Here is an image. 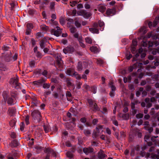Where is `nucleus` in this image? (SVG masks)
<instances>
[{
  "mask_svg": "<svg viewBox=\"0 0 159 159\" xmlns=\"http://www.w3.org/2000/svg\"><path fill=\"white\" fill-rule=\"evenodd\" d=\"M77 4V2L76 1H72L70 2V5L72 7L75 6Z\"/></svg>",
  "mask_w": 159,
  "mask_h": 159,
  "instance_id": "48",
  "label": "nucleus"
},
{
  "mask_svg": "<svg viewBox=\"0 0 159 159\" xmlns=\"http://www.w3.org/2000/svg\"><path fill=\"white\" fill-rule=\"evenodd\" d=\"M12 144L14 147H16L18 145L19 143L16 140H15L12 142Z\"/></svg>",
  "mask_w": 159,
  "mask_h": 159,
  "instance_id": "46",
  "label": "nucleus"
},
{
  "mask_svg": "<svg viewBox=\"0 0 159 159\" xmlns=\"http://www.w3.org/2000/svg\"><path fill=\"white\" fill-rule=\"evenodd\" d=\"M75 51L74 48L71 46H69L64 48L63 50V52L66 54L72 53Z\"/></svg>",
  "mask_w": 159,
  "mask_h": 159,
  "instance_id": "4",
  "label": "nucleus"
},
{
  "mask_svg": "<svg viewBox=\"0 0 159 159\" xmlns=\"http://www.w3.org/2000/svg\"><path fill=\"white\" fill-rule=\"evenodd\" d=\"M113 82L112 81L110 82L109 83V86L111 88V89L109 94L111 97H114L115 94V91L116 90V88L113 85Z\"/></svg>",
  "mask_w": 159,
  "mask_h": 159,
  "instance_id": "7",
  "label": "nucleus"
},
{
  "mask_svg": "<svg viewBox=\"0 0 159 159\" xmlns=\"http://www.w3.org/2000/svg\"><path fill=\"white\" fill-rule=\"evenodd\" d=\"M70 27V31L71 33H75L76 31L77 30L75 27L73 26H71Z\"/></svg>",
  "mask_w": 159,
  "mask_h": 159,
  "instance_id": "31",
  "label": "nucleus"
},
{
  "mask_svg": "<svg viewBox=\"0 0 159 159\" xmlns=\"http://www.w3.org/2000/svg\"><path fill=\"white\" fill-rule=\"evenodd\" d=\"M77 70L79 71H81L82 69V63L81 62H79L77 66Z\"/></svg>",
  "mask_w": 159,
  "mask_h": 159,
  "instance_id": "34",
  "label": "nucleus"
},
{
  "mask_svg": "<svg viewBox=\"0 0 159 159\" xmlns=\"http://www.w3.org/2000/svg\"><path fill=\"white\" fill-rule=\"evenodd\" d=\"M141 44L143 47H146L148 46V42L143 41L141 43Z\"/></svg>",
  "mask_w": 159,
  "mask_h": 159,
  "instance_id": "50",
  "label": "nucleus"
},
{
  "mask_svg": "<svg viewBox=\"0 0 159 159\" xmlns=\"http://www.w3.org/2000/svg\"><path fill=\"white\" fill-rule=\"evenodd\" d=\"M40 45L41 48H43L45 47V41L43 40H42L40 43Z\"/></svg>",
  "mask_w": 159,
  "mask_h": 159,
  "instance_id": "44",
  "label": "nucleus"
},
{
  "mask_svg": "<svg viewBox=\"0 0 159 159\" xmlns=\"http://www.w3.org/2000/svg\"><path fill=\"white\" fill-rule=\"evenodd\" d=\"M84 133L85 135L87 136H89L91 134V131L88 129H85L84 130Z\"/></svg>",
  "mask_w": 159,
  "mask_h": 159,
  "instance_id": "32",
  "label": "nucleus"
},
{
  "mask_svg": "<svg viewBox=\"0 0 159 159\" xmlns=\"http://www.w3.org/2000/svg\"><path fill=\"white\" fill-rule=\"evenodd\" d=\"M106 156V154L103 153L101 152L98 153V157L101 159L105 158Z\"/></svg>",
  "mask_w": 159,
  "mask_h": 159,
  "instance_id": "27",
  "label": "nucleus"
},
{
  "mask_svg": "<svg viewBox=\"0 0 159 159\" xmlns=\"http://www.w3.org/2000/svg\"><path fill=\"white\" fill-rule=\"evenodd\" d=\"M76 83L77 85V88L78 89H80L81 88V85L82 83L80 82L76 81Z\"/></svg>",
  "mask_w": 159,
  "mask_h": 159,
  "instance_id": "51",
  "label": "nucleus"
},
{
  "mask_svg": "<svg viewBox=\"0 0 159 159\" xmlns=\"http://www.w3.org/2000/svg\"><path fill=\"white\" fill-rule=\"evenodd\" d=\"M98 25V28L99 27L101 28L100 29V30L102 31L104 28V22L101 21H99Z\"/></svg>",
  "mask_w": 159,
  "mask_h": 159,
  "instance_id": "16",
  "label": "nucleus"
},
{
  "mask_svg": "<svg viewBox=\"0 0 159 159\" xmlns=\"http://www.w3.org/2000/svg\"><path fill=\"white\" fill-rule=\"evenodd\" d=\"M74 72L73 70L70 69H67L66 71V73L67 75L72 76H73Z\"/></svg>",
  "mask_w": 159,
  "mask_h": 159,
  "instance_id": "33",
  "label": "nucleus"
},
{
  "mask_svg": "<svg viewBox=\"0 0 159 159\" xmlns=\"http://www.w3.org/2000/svg\"><path fill=\"white\" fill-rule=\"evenodd\" d=\"M57 30H55L54 29H52L51 30V32L52 34H53L54 35L58 37L61 35L62 33V29H61L58 26H57L56 27Z\"/></svg>",
  "mask_w": 159,
  "mask_h": 159,
  "instance_id": "3",
  "label": "nucleus"
},
{
  "mask_svg": "<svg viewBox=\"0 0 159 159\" xmlns=\"http://www.w3.org/2000/svg\"><path fill=\"white\" fill-rule=\"evenodd\" d=\"M89 107L91 109H93V111H98L99 110V108L97 106L96 103L95 101L91 99L88 100Z\"/></svg>",
  "mask_w": 159,
  "mask_h": 159,
  "instance_id": "1",
  "label": "nucleus"
},
{
  "mask_svg": "<svg viewBox=\"0 0 159 159\" xmlns=\"http://www.w3.org/2000/svg\"><path fill=\"white\" fill-rule=\"evenodd\" d=\"M8 93L5 91H4L2 93V96L4 100H6L7 99Z\"/></svg>",
  "mask_w": 159,
  "mask_h": 159,
  "instance_id": "38",
  "label": "nucleus"
},
{
  "mask_svg": "<svg viewBox=\"0 0 159 159\" xmlns=\"http://www.w3.org/2000/svg\"><path fill=\"white\" fill-rule=\"evenodd\" d=\"M29 118L30 116H26L25 119V121L26 122V123L27 125H28L29 124Z\"/></svg>",
  "mask_w": 159,
  "mask_h": 159,
  "instance_id": "56",
  "label": "nucleus"
},
{
  "mask_svg": "<svg viewBox=\"0 0 159 159\" xmlns=\"http://www.w3.org/2000/svg\"><path fill=\"white\" fill-rule=\"evenodd\" d=\"M137 102L135 101L134 102H132L131 103V107L132 109L135 108V104H137Z\"/></svg>",
  "mask_w": 159,
  "mask_h": 159,
  "instance_id": "57",
  "label": "nucleus"
},
{
  "mask_svg": "<svg viewBox=\"0 0 159 159\" xmlns=\"http://www.w3.org/2000/svg\"><path fill=\"white\" fill-rule=\"evenodd\" d=\"M112 120L113 123L116 126H117L118 125V122L116 120H115V116L113 117Z\"/></svg>",
  "mask_w": 159,
  "mask_h": 159,
  "instance_id": "42",
  "label": "nucleus"
},
{
  "mask_svg": "<svg viewBox=\"0 0 159 159\" xmlns=\"http://www.w3.org/2000/svg\"><path fill=\"white\" fill-rule=\"evenodd\" d=\"M9 49V47L7 46L4 45L2 47V49L4 51H7Z\"/></svg>",
  "mask_w": 159,
  "mask_h": 159,
  "instance_id": "54",
  "label": "nucleus"
},
{
  "mask_svg": "<svg viewBox=\"0 0 159 159\" xmlns=\"http://www.w3.org/2000/svg\"><path fill=\"white\" fill-rule=\"evenodd\" d=\"M74 21L75 25L77 28H80L81 27V22L78 18H75Z\"/></svg>",
  "mask_w": 159,
  "mask_h": 159,
  "instance_id": "12",
  "label": "nucleus"
},
{
  "mask_svg": "<svg viewBox=\"0 0 159 159\" xmlns=\"http://www.w3.org/2000/svg\"><path fill=\"white\" fill-rule=\"evenodd\" d=\"M15 122L14 120H12L9 123L10 126L12 127H14L15 126Z\"/></svg>",
  "mask_w": 159,
  "mask_h": 159,
  "instance_id": "60",
  "label": "nucleus"
},
{
  "mask_svg": "<svg viewBox=\"0 0 159 159\" xmlns=\"http://www.w3.org/2000/svg\"><path fill=\"white\" fill-rule=\"evenodd\" d=\"M67 20L68 21L67 23V27H70L71 26V24L73 23L74 20L72 19L69 18L67 19Z\"/></svg>",
  "mask_w": 159,
  "mask_h": 159,
  "instance_id": "21",
  "label": "nucleus"
},
{
  "mask_svg": "<svg viewBox=\"0 0 159 159\" xmlns=\"http://www.w3.org/2000/svg\"><path fill=\"white\" fill-rule=\"evenodd\" d=\"M134 68H136L134 66H130L128 68V70L129 72H131L133 70V69Z\"/></svg>",
  "mask_w": 159,
  "mask_h": 159,
  "instance_id": "63",
  "label": "nucleus"
},
{
  "mask_svg": "<svg viewBox=\"0 0 159 159\" xmlns=\"http://www.w3.org/2000/svg\"><path fill=\"white\" fill-rule=\"evenodd\" d=\"M20 129L21 131H23L24 130L25 125L23 122H22L20 124Z\"/></svg>",
  "mask_w": 159,
  "mask_h": 159,
  "instance_id": "45",
  "label": "nucleus"
},
{
  "mask_svg": "<svg viewBox=\"0 0 159 159\" xmlns=\"http://www.w3.org/2000/svg\"><path fill=\"white\" fill-rule=\"evenodd\" d=\"M157 155L153 153L151 154V158L154 159H159V149L157 150Z\"/></svg>",
  "mask_w": 159,
  "mask_h": 159,
  "instance_id": "17",
  "label": "nucleus"
},
{
  "mask_svg": "<svg viewBox=\"0 0 159 159\" xmlns=\"http://www.w3.org/2000/svg\"><path fill=\"white\" fill-rule=\"evenodd\" d=\"M27 29L31 30L33 28V25L31 23H28L26 25Z\"/></svg>",
  "mask_w": 159,
  "mask_h": 159,
  "instance_id": "36",
  "label": "nucleus"
},
{
  "mask_svg": "<svg viewBox=\"0 0 159 159\" xmlns=\"http://www.w3.org/2000/svg\"><path fill=\"white\" fill-rule=\"evenodd\" d=\"M116 10L114 8L108 9L106 12L107 15L108 16H112L115 14Z\"/></svg>",
  "mask_w": 159,
  "mask_h": 159,
  "instance_id": "10",
  "label": "nucleus"
},
{
  "mask_svg": "<svg viewBox=\"0 0 159 159\" xmlns=\"http://www.w3.org/2000/svg\"><path fill=\"white\" fill-rule=\"evenodd\" d=\"M144 128L145 129L148 130L150 133L152 132L153 130V128L152 127H150L149 126H145L144 127Z\"/></svg>",
  "mask_w": 159,
  "mask_h": 159,
  "instance_id": "29",
  "label": "nucleus"
},
{
  "mask_svg": "<svg viewBox=\"0 0 159 159\" xmlns=\"http://www.w3.org/2000/svg\"><path fill=\"white\" fill-rule=\"evenodd\" d=\"M66 96L67 98V100L68 101H71V100H70V99H69L68 98V97H71L72 95H71V93L69 91H67L66 92Z\"/></svg>",
  "mask_w": 159,
  "mask_h": 159,
  "instance_id": "39",
  "label": "nucleus"
},
{
  "mask_svg": "<svg viewBox=\"0 0 159 159\" xmlns=\"http://www.w3.org/2000/svg\"><path fill=\"white\" fill-rule=\"evenodd\" d=\"M73 76H74L76 79L80 80L81 79V77L80 75L78 74L76 72H74L73 74Z\"/></svg>",
  "mask_w": 159,
  "mask_h": 159,
  "instance_id": "25",
  "label": "nucleus"
},
{
  "mask_svg": "<svg viewBox=\"0 0 159 159\" xmlns=\"http://www.w3.org/2000/svg\"><path fill=\"white\" fill-rule=\"evenodd\" d=\"M8 111L9 112V114L11 116H12L13 115V114L15 112V110L14 109L10 108L8 110Z\"/></svg>",
  "mask_w": 159,
  "mask_h": 159,
  "instance_id": "40",
  "label": "nucleus"
},
{
  "mask_svg": "<svg viewBox=\"0 0 159 159\" xmlns=\"http://www.w3.org/2000/svg\"><path fill=\"white\" fill-rule=\"evenodd\" d=\"M90 50L92 52L97 53L98 52V48L96 47L93 46L90 48Z\"/></svg>",
  "mask_w": 159,
  "mask_h": 159,
  "instance_id": "22",
  "label": "nucleus"
},
{
  "mask_svg": "<svg viewBox=\"0 0 159 159\" xmlns=\"http://www.w3.org/2000/svg\"><path fill=\"white\" fill-rule=\"evenodd\" d=\"M43 86L44 89H48L50 87V85L47 84H44Z\"/></svg>",
  "mask_w": 159,
  "mask_h": 159,
  "instance_id": "61",
  "label": "nucleus"
},
{
  "mask_svg": "<svg viewBox=\"0 0 159 159\" xmlns=\"http://www.w3.org/2000/svg\"><path fill=\"white\" fill-rule=\"evenodd\" d=\"M159 53V48H158L157 49H155V51H152V53L153 55H156L157 53V52Z\"/></svg>",
  "mask_w": 159,
  "mask_h": 159,
  "instance_id": "64",
  "label": "nucleus"
},
{
  "mask_svg": "<svg viewBox=\"0 0 159 159\" xmlns=\"http://www.w3.org/2000/svg\"><path fill=\"white\" fill-rule=\"evenodd\" d=\"M66 156L70 159H74V155L71 152L68 151L66 153Z\"/></svg>",
  "mask_w": 159,
  "mask_h": 159,
  "instance_id": "15",
  "label": "nucleus"
},
{
  "mask_svg": "<svg viewBox=\"0 0 159 159\" xmlns=\"http://www.w3.org/2000/svg\"><path fill=\"white\" fill-rule=\"evenodd\" d=\"M98 9L99 11L103 13L105 11L106 7L104 5H99L98 7Z\"/></svg>",
  "mask_w": 159,
  "mask_h": 159,
  "instance_id": "14",
  "label": "nucleus"
},
{
  "mask_svg": "<svg viewBox=\"0 0 159 159\" xmlns=\"http://www.w3.org/2000/svg\"><path fill=\"white\" fill-rule=\"evenodd\" d=\"M15 102V98H9L7 100V103L10 105H12L14 104V102Z\"/></svg>",
  "mask_w": 159,
  "mask_h": 159,
  "instance_id": "19",
  "label": "nucleus"
},
{
  "mask_svg": "<svg viewBox=\"0 0 159 159\" xmlns=\"http://www.w3.org/2000/svg\"><path fill=\"white\" fill-rule=\"evenodd\" d=\"M77 13L78 15L82 16L84 18H88L91 15L90 12H86L83 10L78 11Z\"/></svg>",
  "mask_w": 159,
  "mask_h": 159,
  "instance_id": "5",
  "label": "nucleus"
},
{
  "mask_svg": "<svg viewBox=\"0 0 159 159\" xmlns=\"http://www.w3.org/2000/svg\"><path fill=\"white\" fill-rule=\"evenodd\" d=\"M57 64L59 67H61L62 65L63 62L62 60L61 61L58 60L57 61Z\"/></svg>",
  "mask_w": 159,
  "mask_h": 159,
  "instance_id": "49",
  "label": "nucleus"
},
{
  "mask_svg": "<svg viewBox=\"0 0 159 159\" xmlns=\"http://www.w3.org/2000/svg\"><path fill=\"white\" fill-rule=\"evenodd\" d=\"M103 128V126L101 125H99L96 128V130L97 131H99V130H101Z\"/></svg>",
  "mask_w": 159,
  "mask_h": 159,
  "instance_id": "59",
  "label": "nucleus"
},
{
  "mask_svg": "<svg viewBox=\"0 0 159 159\" xmlns=\"http://www.w3.org/2000/svg\"><path fill=\"white\" fill-rule=\"evenodd\" d=\"M32 115L35 120L39 122L40 120L41 114L40 112L37 110H34L32 113Z\"/></svg>",
  "mask_w": 159,
  "mask_h": 159,
  "instance_id": "2",
  "label": "nucleus"
},
{
  "mask_svg": "<svg viewBox=\"0 0 159 159\" xmlns=\"http://www.w3.org/2000/svg\"><path fill=\"white\" fill-rule=\"evenodd\" d=\"M134 135H131L130 134L129 139V142H131L134 139Z\"/></svg>",
  "mask_w": 159,
  "mask_h": 159,
  "instance_id": "55",
  "label": "nucleus"
},
{
  "mask_svg": "<svg viewBox=\"0 0 159 159\" xmlns=\"http://www.w3.org/2000/svg\"><path fill=\"white\" fill-rule=\"evenodd\" d=\"M18 77L16 76L11 79L10 83L12 85L13 87H16L17 86H19L18 83Z\"/></svg>",
  "mask_w": 159,
  "mask_h": 159,
  "instance_id": "6",
  "label": "nucleus"
},
{
  "mask_svg": "<svg viewBox=\"0 0 159 159\" xmlns=\"http://www.w3.org/2000/svg\"><path fill=\"white\" fill-rule=\"evenodd\" d=\"M120 117H122L124 120H127L129 119V114L127 113L125 114H122L120 113L119 114Z\"/></svg>",
  "mask_w": 159,
  "mask_h": 159,
  "instance_id": "13",
  "label": "nucleus"
},
{
  "mask_svg": "<svg viewBox=\"0 0 159 159\" xmlns=\"http://www.w3.org/2000/svg\"><path fill=\"white\" fill-rule=\"evenodd\" d=\"M139 56V53H137L135 55V57H134L133 59V61H137V58Z\"/></svg>",
  "mask_w": 159,
  "mask_h": 159,
  "instance_id": "62",
  "label": "nucleus"
},
{
  "mask_svg": "<svg viewBox=\"0 0 159 159\" xmlns=\"http://www.w3.org/2000/svg\"><path fill=\"white\" fill-rule=\"evenodd\" d=\"M35 61H31L29 62V65L30 67H33L35 65Z\"/></svg>",
  "mask_w": 159,
  "mask_h": 159,
  "instance_id": "47",
  "label": "nucleus"
},
{
  "mask_svg": "<svg viewBox=\"0 0 159 159\" xmlns=\"http://www.w3.org/2000/svg\"><path fill=\"white\" fill-rule=\"evenodd\" d=\"M11 2H10V4L11 6V10H13L15 7L16 5V2L15 0H11Z\"/></svg>",
  "mask_w": 159,
  "mask_h": 159,
  "instance_id": "20",
  "label": "nucleus"
},
{
  "mask_svg": "<svg viewBox=\"0 0 159 159\" xmlns=\"http://www.w3.org/2000/svg\"><path fill=\"white\" fill-rule=\"evenodd\" d=\"M41 29L43 31H46L48 29V27L44 25H42L40 26Z\"/></svg>",
  "mask_w": 159,
  "mask_h": 159,
  "instance_id": "28",
  "label": "nucleus"
},
{
  "mask_svg": "<svg viewBox=\"0 0 159 159\" xmlns=\"http://www.w3.org/2000/svg\"><path fill=\"white\" fill-rule=\"evenodd\" d=\"M55 5V3L54 2H52L50 3V8L51 9H54V6Z\"/></svg>",
  "mask_w": 159,
  "mask_h": 159,
  "instance_id": "53",
  "label": "nucleus"
},
{
  "mask_svg": "<svg viewBox=\"0 0 159 159\" xmlns=\"http://www.w3.org/2000/svg\"><path fill=\"white\" fill-rule=\"evenodd\" d=\"M97 61V63L98 64H99V65H102L103 63V61L100 59H97L96 60Z\"/></svg>",
  "mask_w": 159,
  "mask_h": 159,
  "instance_id": "43",
  "label": "nucleus"
},
{
  "mask_svg": "<svg viewBox=\"0 0 159 159\" xmlns=\"http://www.w3.org/2000/svg\"><path fill=\"white\" fill-rule=\"evenodd\" d=\"M143 64L141 63H136L134 65V66L136 68L137 67L141 68Z\"/></svg>",
  "mask_w": 159,
  "mask_h": 159,
  "instance_id": "41",
  "label": "nucleus"
},
{
  "mask_svg": "<svg viewBox=\"0 0 159 159\" xmlns=\"http://www.w3.org/2000/svg\"><path fill=\"white\" fill-rule=\"evenodd\" d=\"M35 149L36 152L38 153H39L42 151V147L40 146H36L35 147Z\"/></svg>",
  "mask_w": 159,
  "mask_h": 159,
  "instance_id": "26",
  "label": "nucleus"
},
{
  "mask_svg": "<svg viewBox=\"0 0 159 159\" xmlns=\"http://www.w3.org/2000/svg\"><path fill=\"white\" fill-rule=\"evenodd\" d=\"M85 41L86 43L89 44H91L92 42V39L90 37H86L85 38Z\"/></svg>",
  "mask_w": 159,
  "mask_h": 159,
  "instance_id": "30",
  "label": "nucleus"
},
{
  "mask_svg": "<svg viewBox=\"0 0 159 159\" xmlns=\"http://www.w3.org/2000/svg\"><path fill=\"white\" fill-rule=\"evenodd\" d=\"M99 131L93 132V138H96L98 137L99 136Z\"/></svg>",
  "mask_w": 159,
  "mask_h": 159,
  "instance_id": "35",
  "label": "nucleus"
},
{
  "mask_svg": "<svg viewBox=\"0 0 159 159\" xmlns=\"http://www.w3.org/2000/svg\"><path fill=\"white\" fill-rule=\"evenodd\" d=\"M143 114L139 113L136 115V117L137 118H141L143 117Z\"/></svg>",
  "mask_w": 159,
  "mask_h": 159,
  "instance_id": "52",
  "label": "nucleus"
},
{
  "mask_svg": "<svg viewBox=\"0 0 159 159\" xmlns=\"http://www.w3.org/2000/svg\"><path fill=\"white\" fill-rule=\"evenodd\" d=\"M10 135L11 137L12 138H15L16 136V133L14 132H11L10 134Z\"/></svg>",
  "mask_w": 159,
  "mask_h": 159,
  "instance_id": "58",
  "label": "nucleus"
},
{
  "mask_svg": "<svg viewBox=\"0 0 159 159\" xmlns=\"http://www.w3.org/2000/svg\"><path fill=\"white\" fill-rule=\"evenodd\" d=\"M93 28H89L90 31L93 34H98L99 33L98 25L97 23H94L93 25Z\"/></svg>",
  "mask_w": 159,
  "mask_h": 159,
  "instance_id": "8",
  "label": "nucleus"
},
{
  "mask_svg": "<svg viewBox=\"0 0 159 159\" xmlns=\"http://www.w3.org/2000/svg\"><path fill=\"white\" fill-rule=\"evenodd\" d=\"M84 152L86 155L92 152L93 151V148L91 147L85 148L83 149Z\"/></svg>",
  "mask_w": 159,
  "mask_h": 159,
  "instance_id": "11",
  "label": "nucleus"
},
{
  "mask_svg": "<svg viewBox=\"0 0 159 159\" xmlns=\"http://www.w3.org/2000/svg\"><path fill=\"white\" fill-rule=\"evenodd\" d=\"M43 127L44 130L46 133L48 132L51 130V128L50 127L49 125H44Z\"/></svg>",
  "mask_w": 159,
  "mask_h": 159,
  "instance_id": "18",
  "label": "nucleus"
},
{
  "mask_svg": "<svg viewBox=\"0 0 159 159\" xmlns=\"http://www.w3.org/2000/svg\"><path fill=\"white\" fill-rule=\"evenodd\" d=\"M44 152L46 153H48L52 157H55L56 156V153L55 152L50 148H47L44 150Z\"/></svg>",
  "mask_w": 159,
  "mask_h": 159,
  "instance_id": "9",
  "label": "nucleus"
},
{
  "mask_svg": "<svg viewBox=\"0 0 159 159\" xmlns=\"http://www.w3.org/2000/svg\"><path fill=\"white\" fill-rule=\"evenodd\" d=\"M7 69L6 66L3 64H0V70L2 71H6Z\"/></svg>",
  "mask_w": 159,
  "mask_h": 159,
  "instance_id": "24",
  "label": "nucleus"
},
{
  "mask_svg": "<svg viewBox=\"0 0 159 159\" xmlns=\"http://www.w3.org/2000/svg\"><path fill=\"white\" fill-rule=\"evenodd\" d=\"M44 82V80L42 79L41 80H39L37 81H35L34 82V83L35 84L37 85H39L40 84H41L43 83Z\"/></svg>",
  "mask_w": 159,
  "mask_h": 159,
  "instance_id": "37",
  "label": "nucleus"
},
{
  "mask_svg": "<svg viewBox=\"0 0 159 159\" xmlns=\"http://www.w3.org/2000/svg\"><path fill=\"white\" fill-rule=\"evenodd\" d=\"M32 103L35 106H38L39 103V102L35 98L32 99Z\"/></svg>",
  "mask_w": 159,
  "mask_h": 159,
  "instance_id": "23",
  "label": "nucleus"
}]
</instances>
